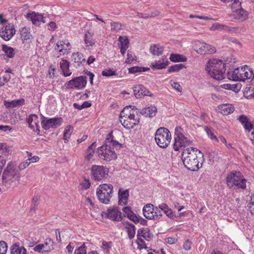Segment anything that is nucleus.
I'll list each match as a JSON object with an SVG mask.
<instances>
[{"label": "nucleus", "instance_id": "obj_42", "mask_svg": "<svg viewBox=\"0 0 254 254\" xmlns=\"http://www.w3.org/2000/svg\"><path fill=\"white\" fill-rule=\"evenodd\" d=\"M73 127L70 125L67 126L65 127L63 135V139L64 142H66L68 141L71 135V134L73 131Z\"/></svg>", "mask_w": 254, "mask_h": 254}, {"label": "nucleus", "instance_id": "obj_21", "mask_svg": "<svg viewBox=\"0 0 254 254\" xmlns=\"http://www.w3.org/2000/svg\"><path fill=\"white\" fill-rule=\"evenodd\" d=\"M228 78L234 81H243L244 78L241 75L240 69L237 68L232 71H229L228 73Z\"/></svg>", "mask_w": 254, "mask_h": 254}, {"label": "nucleus", "instance_id": "obj_33", "mask_svg": "<svg viewBox=\"0 0 254 254\" xmlns=\"http://www.w3.org/2000/svg\"><path fill=\"white\" fill-rule=\"evenodd\" d=\"M55 50H58L59 52L63 53V54H67L69 53V48L66 47L64 41H58L55 47Z\"/></svg>", "mask_w": 254, "mask_h": 254}, {"label": "nucleus", "instance_id": "obj_62", "mask_svg": "<svg viewBox=\"0 0 254 254\" xmlns=\"http://www.w3.org/2000/svg\"><path fill=\"white\" fill-rule=\"evenodd\" d=\"M238 120L239 121H240V122L244 126L246 123H247V121H248L249 120V119H248V118L244 115H242L241 116H239V118H238Z\"/></svg>", "mask_w": 254, "mask_h": 254}, {"label": "nucleus", "instance_id": "obj_23", "mask_svg": "<svg viewBox=\"0 0 254 254\" xmlns=\"http://www.w3.org/2000/svg\"><path fill=\"white\" fill-rule=\"evenodd\" d=\"M25 104V100L24 99L21 98L18 100H14L11 101L5 100L4 101V105L7 108H14L16 107H20Z\"/></svg>", "mask_w": 254, "mask_h": 254}, {"label": "nucleus", "instance_id": "obj_31", "mask_svg": "<svg viewBox=\"0 0 254 254\" xmlns=\"http://www.w3.org/2000/svg\"><path fill=\"white\" fill-rule=\"evenodd\" d=\"M125 223H126L125 228L127 230L128 237L130 239H132L134 238L135 234V226L133 224L129 222Z\"/></svg>", "mask_w": 254, "mask_h": 254}, {"label": "nucleus", "instance_id": "obj_36", "mask_svg": "<svg viewBox=\"0 0 254 254\" xmlns=\"http://www.w3.org/2000/svg\"><path fill=\"white\" fill-rule=\"evenodd\" d=\"M168 61L166 60L165 61L164 59L162 60V62L159 61L158 62L155 61L151 63V67L155 69H163L165 68L168 64Z\"/></svg>", "mask_w": 254, "mask_h": 254}, {"label": "nucleus", "instance_id": "obj_51", "mask_svg": "<svg viewBox=\"0 0 254 254\" xmlns=\"http://www.w3.org/2000/svg\"><path fill=\"white\" fill-rule=\"evenodd\" d=\"M102 74L104 76H111L113 75H116L117 74L115 71L112 70L111 69H106L103 70L102 72Z\"/></svg>", "mask_w": 254, "mask_h": 254}, {"label": "nucleus", "instance_id": "obj_8", "mask_svg": "<svg viewBox=\"0 0 254 254\" xmlns=\"http://www.w3.org/2000/svg\"><path fill=\"white\" fill-rule=\"evenodd\" d=\"M41 118L42 119L41 125L42 127L45 130H48L51 128H56L60 127L63 122L62 118H48L41 115Z\"/></svg>", "mask_w": 254, "mask_h": 254}, {"label": "nucleus", "instance_id": "obj_4", "mask_svg": "<svg viewBox=\"0 0 254 254\" xmlns=\"http://www.w3.org/2000/svg\"><path fill=\"white\" fill-rule=\"evenodd\" d=\"M226 181L227 186L230 188L235 190L246 189L247 180L240 172H235L228 174Z\"/></svg>", "mask_w": 254, "mask_h": 254}, {"label": "nucleus", "instance_id": "obj_19", "mask_svg": "<svg viewBox=\"0 0 254 254\" xmlns=\"http://www.w3.org/2000/svg\"><path fill=\"white\" fill-rule=\"evenodd\" d=\"M27 123L31 129L34 131L37 132L38 133H39L40 129L38 125V117L36 115L32 114L30 115L27 119Z\"/></svg>", "mask_w": 254, "mask_h": 254}, {"label": "nucleus", "instance_id": "obj_32", "mask_svg": "<svg viewBox=\"0 0 254 254\" xmlns=\"http://www.w3.org/2000/svg\"><path fill=\"white\" fill-rule=\"evenodd\" d=\"M2 50L5 53V56L8 58H12L15 56V50L11 47L3 44L2 45ZM2 56L4 57L3 55H1Z\"/></svg>", "mask_w": 254, "mask_h": 254}, {"label": "nucleus", "instance_id": "obj_9", "mask_svg": "<svg viewBox=\"0 0 254 254\" xmlns=\"http://www.w3.org/2000/svg\"><path fill=\"white\" fill-rule=\"evenodd\" d=\"M108 174V169L103 166L94 165L91 168V178L95 181H101Z\"/></svg>", "mask_w": 254, "mask_h": 254}, {"label": "nucleus", "instance_id": "obj_15", "mask_svg": "<svg viewBox=\"0 0 254 254\" xmlns=\"http://www.w3.org/2000/svg\"><path fill=\"white\" fill-rule=\"evenodd\" d=\"M154 210H157V207H154L153 204H147L143 208V213L144 216L150 220H153L154 218Z\"/></svg>", "mask_w": 254, "mask_h": 254}, {"label": "nucleus", "instance_id": "obj_60", "mask_svg": "<svg viewBox=\"0 0 254 254\" xmlns=\"http://www.w3.org/2000/svg\"><path fill=\"white\" fill-rule=\"evenodd\" d=\"M134 223H139L140 224L143 225H147V221L140 216H137L136 217V219L135 220Z\"/></svg>", "mask_w": 254, "mask_h": 254}, {"label": "nucleus", "instance_id": "obj_28", "mask_svg": "<svg viewBox=\"0 0 254 254\" xmlns=\"http://www.w3.org/2000/svg\"><path fill=\"white\" fill-rule=\"evenodd\" d=\"M104 144L108 146V147H111L113 148V150H114V148L117 149L121 147V144L119 142L113 139V136L111 133H109L108 134V137L106 138Z\"/></svg>", "mask_w": 254, "mask_h": 254}, {"label": "nucleus", "instance_id": "obj_39", "mask_svg": "<svg viewBox=\"0 0 254 254\" xmlns=\"http://www.w3.org/2000/svg\"><path fill=\"white\" fill-rule=\"evenodd\" d=\"M220 110L222 114L226 115L233 113L234 111V108L231 104H225L221 106Z\"/></svg>", "mask_w": 254, "mask_h": 254}, {"label": "nucleus", "instance_id": "obj_56", "mask_svg": "<svg viewBox=\"0 0 254 254\" xmlns=\"http://www.w3.org/2000/svg\"><path fill=\"white\" fill-rule=\"evenodd\" d=\"M243 126L246 130L250 132L252 129L254 128V121L252 123L249 120Z\"/></svg>", "mask_w": 254, "mask_h": 254}, {"label": "nucleus", "instance_id": "obj_64", "mask_svg": "<svg viewBox=\"0 0 254 254\" xmlns=\"http://www.w3.org/2000/svg\"><path fill=\"white\" fill-rule=\"evenodd\" d=\"M250 208L252 214L254 215V195L251 196V202L250 203Z\"/></svg>", "mask_w": 254, "mask_h": 254}, {"label": "nucleus", "instance_id": "obj_41", "mask_svg": "<svg viewBox=\"0 0 254 254\" xmlns=\"http://www.w3.org/2000/svg\"><path fill=\"white\" fill-rule=\"evenodd\" d=\"M134 107L133 108L132 106H126L124 108L120 113V119H123L127 116L129 117L130 114L132 113V109H134Z\"/></svg>", "mask_w": 254, "mask_h": 254}, {"label": "nucleus", "instance_id": "obj_37", "mask_svg": "<svg viewBox=\"0 0 254 254\" xmlns=\"http://www.w3.org/2000/svg\"><path fill=\"white\" fill-rule=\"evenodd\" d=\"M150 52L155 56L161 55L163 51V47L159 45H153L150 47Z\"/></svg>", "mask_w": 254, "mask_h": 254}, {"label": "nucleus", "instance_id": "obj_17", "mask_svg": "<svg viewBox=\"0 0 254 254\" xmlns=\"http://www.w3.org/2000/svg\"><path fill=\"white\" fill-rule=\"evenodd\" d=\"M174 141V149L176 151L179 150L182 147H185L186 145H189L191 142L184 135L179 137H175Z\"/></svg>", "mask_w": 254, "mask_h": 254}, {"label": "nucleus", "instance_id": "obj_46", "mask_svg": "<svg viewBox=\"0 0 254 254\" xmlns=\"http://www.w3.org/2000/svg\"><path fill=\"white\" fill-rule=\"evenodd\" d=\"M21 37L24 40H27L30 39L31 36L30 32L26 27H23L20 30Z\"/></svg>", "mask_w": 254, "mask_h": 254}, {"label": "nucleus", "instance_id": "obj_59", "mask_svg": "<svg viewBox=\"0 0 254 254\" xmlns=\"http://www.w3.org/2000/svg\"><path fill=\"white\" fill-rule=\"evenodd\" d=\"M183 129L179 127H177L175 128V137H179L181 136L184 135L183 132Z\"/></svg>", "mask_w": 254, "mask_h": 254}, {"label": "nucleus", "instance_id": "obj_30", "mask_svg": "<svg viewBox=\"0 0 254 254\" xmlns=\"http://www.w3.org/2000/svg\"><path fill=\"white\" fill-rule=\"evenodd\" d=\"M11 254H26V249L17 244H13L10 248Z\"/></svg>", "mask_w": 254, "mask_h": 254}, {"label": "nucleus", "instance_id": "obj_10", "mask_svg": "<svg viewBox=\"0 0 254 254\" xmlns=\"http://www.w3.org/2000/svg\"><path fill=\"white\" fill-rule=\"evenodd\" d=\"M87 83V78L86 76H80L72 79L66 82L65 86L68 89L76 88L78 89H82L85 87Z\"/></svg>", "mask_w": 254, "mask_h": 254}, {"label": "nucleus", "instance_id": "obj_14", "mask_svg": "<svg viewBox=\"0 0 254 254\" xmlns=\"http://www.w3.org/2000/svg\"><path fill=\"white\" fill-rule=\"evenodd\" d=\"M134 96L136 98H141L144 96H151V93L141 84L137 85L133 88Z\"/></svg>", "mask_w": 254, "mask_h": 254}, {"label": "nucleus", "instance_id": "obj_25", "mask_svg": "<svg viewBox=\"0 0 254 254\" xmlns=\"http://www.w3.org/2000/svg\"><path fill=\"white\" fill-rule=\"evenodd\" d=\"M120 121L122 125L126 128H132L134 126L139 123L138 119L133 120L127 118H123V119H121Z\"/></svg>", "mask_w": 254, "mask_h": 254}, {"label": "nucleus", "instance_id": "obj_47", "mask_svg": "<svg viewBox=\"0 0 254 254\" xmlns=\"http://www.w3.org/2000/svg\"><path fill=\"white\" fill-rule=\"evenodd\" d=\"M246 31L244 27H229V33H241Z\"/></svg>", "mask_w": 254, "mask_h": 254}, {"label": "nucleus", "instance_id": "obj_34", "mask_svg": "<svg viewBox=\"0 0 254 254\" xmlns=\"http://www.w3.org/2000/svg\"><path fill=\"white\" fill-rule=\"evenodd\" d=\"M123 212L126 214L127 217L131 221L134 222L137 216L131 210L130 207H125L123 209Z\"/></svg>", "mask_w": 254, "mask_h": 254}, {"label": "nucleus", "instance_id": "obj_43", "mask_svg": "<svg viewBox=\"0 0 254 254\" xmlns=\"http://www.w3.org/2000/svg\"><path fill=\"white\" fill-rule=\"evenodd\" d=\"M170 60L174 62H186L187 58L179 54H172L170 55Z\"/></svg>", "mask_w": 254, "mask_h": 254}, {"label": "nucleus", "instance_id": "obj_20", "mask_svg": "<svg viewBox=\"0 0 254 254\" xmlns=\"http://www.w3.org/2000/svg\"><path fill=\"white\" fill-rule=\"evenodd\" d=\"M72 60L73 61V64L76 67H79L83 63L85 62V59L83 55L80 53H73L71 56Z\"/></svg>", "mask_w": 254, "mask_h": 254}, {"label": "nucleus", "instance_id": "obj_50", "mask_svg": "<svg viewBox=\"0 0 254 254\" xmlns=\"http://www.w3.org/2000/svg\"><path fill=\"white\" fill-rule=\"evenodd\" d=\"M74 254H86V247L84 243L80 247L75 249Z\"/></svg>", "mask_w": 254, "mask_h": 254}, {"label": "nucleus", "instance_id": "obj_7", "mask_svg": "<svg viewBox=\"0 0 254 254\" xmlns=\"http://www.w3.org/2000/svg\"><path fill=\"white\" fill-rule=\"evenodd\" d=\"M98 153L99 157L101 159L107 161H110L117 158V155L113 150L111 147H108L105 144L100 146L98 149Z\"/></svg>", "mask_w": 254, "mask_h": 254}, {"label": "nucleus", "instance_id": "obj_55", "mask_svg": "<svg viewBox=\"0 0 254 254\" xmlns=\"http://www.w3.org/2000/svg\"><path fill=\"white\" fill-rule=\"evenodd\" d=\"M164 212L168 217L171 219L176 217L175 212L169 207Z\"/></svg>", "mask_w": 254, "mask_h": 254}, {"label": "nucleus", "instance_id": "obj_2", "mask_svg": "<svg viewBox=\"0 0 254 254\" xmlns=\"http://www.w3.org/2000/svg\"><path fill=\"white\" fill-rule=\"evenodd\" d=\"M20 174L16 164L9 162L1 176V184L6 188H14L20 184Z\"/></svg>", "mask_w": 254, "mask_h": 254}, {"label": "nucleus", "instance_id": "obj_52", "mask_svg": "<svg viewBox=\"0 0 254 254\" xmlns=\"http://www.w3.org/2000/svg\"><path fill=\"white\" fill-rule=\"evenodd\" d=\"M126 118L132 119L135 120V119H138V121H139V115L137 111V108L135 109H132V113L130 114V116L129 117L127 116Z\"/></svg>", "mask_w": 254, "mask_h": 254}, {"label": "nucleus", "instance_id": "obj_63", "mask_svg": "<svg viewBox=\"0 0 254 254\" xmlns=\"http://www.w3.org/2000/svg\"><path fill=\"white\" fill-rule=\"evenodd\" d=\"M171 85L174 89H176L178 92H181L182 91V87L178 82L174 81L171 84Z\"/></svg>", "mask_w": 254, "mask_h": 254}, {"label": "nucleus", "instance_id": "obj_24", "mask_svg": "<svg viewBox=\"0 0 254 254\" xmlns=\"http://www.w3.org/2000/svg\"><path fill=\"white\" fill-rule=\"evenodd\" d=\"M119 195V204L120 205H125L127 204V201L129 196V192L127 190H126L123 191L120 189L118 193Z\"/></svg>", "mask_w": 254, "mask_h": 254}, {"label": "nucleus", "instance_id": "obj_11", "mask_svg": "<svg viewBox=\"0 0 254 254\" xmlns=\"http://www.w3.org/2000/svg\"><path fill=\"white\" fill-rule=\"evenodd\" d=\"M53 245L54 242L53 240L48 238L45 240L44 244L36 245L33 248V250L40 253L49 252L54 249Z\"/></svg>", "mask_w": 254, "mask_h": 254}, {"label": "nucleus", "instance_id": "obj_49", "mask_svg": "<svg viewBox=\"0 0 254 254\" xmlns=\"http://www.w3.org/2000/svg\"><path fill=\"white\" fill-rule=\"evenodd\" d=\"M127 57L126 63L127 64H131L133 61H136L135 56L131 51L128 50L127 51Z\"/></svg>", "mask_w": 254, "mask_h": 254}, {"label": "nucleus", "instance_id": "obj_26", "mask_svg": "<svg viewBox=\"0 0 254 254\" xmlns=\"http://www.w3.org/2000/svg\"><path fill=\"white\" fill-rule=\"evenodd\" d=\"M60 65L64 76H68L71 74V72L69 69V63L67 60L62 59L60 63Z\"/></svg>", "mask_w": 254, "mask_h": 254}, {"label": "nucleus", "instance_id": "obj_45", "mask_svg": "<svg viewBox=\"0 0 254 254\" xmlns=\"http://www.w3.org/2000/svg\"><path fill=\"white\" fill-rule=\"evenodd\" d=\"M244 96L247 98H252L254 96V87H246L244 92Z\"/></svg>", "mask_w": 254, "mask_h": 254}, {"label": "nucleus", "instance_id": "obj_18", "mask_svg": "<svg viewBox=\"0 0 254 254\" xmlns=\"http://www.w3.org/2000/svg\"><path fill=\"white\" fill-rule=\"evenodd\" d=\"M27 17L30 19L32 23L36 26H39L42 23H44L46 22V17L43 15L34 12L28 14Z\"/></svg>", "mask_w": 254, "mask_h": 254}, {"label": "nucleus", "instance_id": "obj_57", "mask_svg": "<svg viewBox=\"0 0 254 254\" xmlns=\"http://www.w3.org/2000/svg\"><path fill=\"white\" fill-rule=\"evenodd\" d=\"M244 74L245 75L243 77L244 78V81L247 79H253L254 78V74L253 73L252 70H249V71H245L244 72Z\"/></svg>", "mask_w": 254, "mask_h": 254}, {"label": "nucleus", "instance_id": "obj_61", "mask_svg": "<svg viewBox=\"0 0 254 254\" xmlns=\"http://www.w3.org/2000/svg\"><path fill=\"white\" fill-rule=\"evenodd\" d=\"M141 67L139 66H133L129 68L128 69V71L129 73H135L136 72H141Z\"/></svg>", "mask_w": 254, "mask_h": 254}, {"label": "nucleus", "instance_id": "obj_53", "mask_svg": "<svg viewBox=\"0 0 254 254\" xmlns=\"http://www.w3.org/2000/svg\"><path fill=\"white\" fill-rule=\"evenodd\" d=\"M7 250V244L4 241H0V254H5Z\"/></svg>", "mask_w": 254, "mask_h": 254}, {"label": "nucleus", "instance_id": "obj_5", "mask_svg": "<svg viewBox=\"0 0 254 254\" xmlns=\"http://www.w3.org/2000/svg\"><path fill=\"white\" fill-rule=\"evenodd\" d=\"M155 140L159 147L165 148L170 143L171 140V132L167 128L159 127L156 131Z\"/></svg>", "mask_w": 254, "mask_h": 254}, {"label": "nucleus", "instance_id": "obj_38", "mask_svg": "<svg viewBox=\"0 0 254 254\" xmlns=\"http://www.w3.org/2000/svg\"><path fill=\"white\" fill-rule=\"evenodd\" d=\"M229 26L224 25L220 24L219 23H215L213 24L210 27V30L212 31L218 30V31H223L224 32L229 33Z\"/></svg>", "mask_w": 254, "mask_h": 254}, {"label": "nucleus", "instance_id": "obj_16", "mask_svg": "<svg viewBox=\"0 0 254 254\" xmlns=\"http://www.w3.org/2000/svg\"><path fill=\"white\" fill-rule=\"evenodd\" d=\"M196 51L201 55L211 54L216 52V49L214 47L206 43H200L199 48Z\"/></svg>", "mask_w": 254, "mask_h": 254}, {"label": "nucleus", "instance_id": "obj_35", "mask_svg": "<svg viewBox=\"0 0 254 254\" xmlns=\"http://www.w3.org/2000/svg\"><path fill=\"white\" fill-rule=\"evenodd\" d=\"M84 43L87 47L93 46L95 41L93 39V34L89 32H86L84 35Z\"/></svg>", "mask_w": 254, "mask_h": 254}, {"label": "nucleus", "instance_id": "obj_40", "mask_svg": "<svg viewBox=\"0 0 254 254\" xmlns=\"http://www.w3.org/2000/svg\"><path fill=\"white\" fill-rule=\"evenodd\" d=\"M9 153V147L6 143H0V156L7 157Z\"/></svg>", "mask_w": 254, "mask_h": 254}, {"label": "nucleus", "instance_id": "obj_44", "mask_svg": "<svg viewBox=\"0 0 254 254\" xmlns=\"http://www.w3.org/2000/svg\"><path fill=\"white\" fill-rule=\"evenodd\" d=\"M119 48H123L127 49L128 48L129 41L127 37L120 36L119 38Z\"/></svg>", "mask_w": 254, "mask_h": 254}, {"label": "nucleus", "instance_id": "obj_1", "mask_svg": "<svg viewBox=\"0 0 254 254\" xmlns=\"http://www.w3.org/2000/svg\"><path fill=\"white\" fill-rule=\"evenodd\" d=\"M182 161L185 167L192 171H197L202 167L201 151L193 147L187 148L182 153Z\"/></svg>", "mask_w": 254, "mask_h": 254}, {"label": "nucleus", "instance_id": "obj_29", "mask_svg": "<svg viewBox=\"0 0 254 254\" xmlns=\"http://www.w3.org/2000/svg\"><path fill=\"white\" fill-rule=\"evenodd\" d=\"M235 12V18L240 21H244L248 17V12L241 7L239 9H236Z\"/></svg>", "mask_w": 254, "mask_h": 254}, {"label": "nucleus", "instance_id": "obj_48", "mask_svg": "<svg viewBox=\"0 0 254 254\" xmlns=\"http://www.w3.org/2000/svg\"><path fill=\"white\" fill-rule=\"evenodd\" d=\"M184 66H185L182 64H176L170 66L168 69V71L169 72H178L181 69L183 68Z\"/></svg>", "mask_w": 254, "mask_h": 254}, {"label": "nucleus", "instance_id": "obj_3", "mask_svg": "<svg viewBox=\"0 0 254 254\" xmlns=\"http://www.w3.org/2000/svg\"><path fill=\"white\" fill-rule=\"evenodd\" d=\"M205 70L214 79L220 80L224 78L225 65L221 60H209L206 65Z\"/></svg>", "mask_w": 254, "mask_h": 254}, {"label": "nucleus", "instance_id": "obj_13", "mask_svg": "<svg viewBox=\"0 0 254 254\" xmlns=\"http://www.w3.org/2000/svg\"><path fill=\"white\" fill-rule=\"evenodd\" d=\"M15 33L13 26L9 24L0 30V36L5 41L9 40Z\"/></svg>", "mask_w": 254, "mask_h": 254}, {"label": "nucleus", "instance_id": "obj_58", "mask_svg": "<svg viewBox=\"0 0 254 254\" xmlns=\"http://www.w3.org/2000/svg\"><path fill=\"white\" fill-rule=\"evenodd\" d=\"M31 163V162L29 161L28 159H27L25 162L21 163L19 166H17L19 169V172H20V170H23L28 167Z\"/></svg>", "mask_w": 254, "mask_h": 254}, {"label": "nucleus", "instance_id": "obj_54", "mask_svg": "<svg viewBox=\"0 0 254 254\" xmlns=\"http://www.w3.org/2000/svg\"><path fill=\"white\" fill-rule=\"evenodd\" d=\"M111 30L115 32H118L121 29L122 24L119 22H111Z\"/></svg>", "mask_w": 254, "mask_h": 254}, {"label": "nucleus", "instance_id": "obj_27", "mask_svg": "<svg viewBox=\"0 0 254 254\" xmlns=\"http://www.w3.org/2000/svg\"><path fill=\"white\" fill-rule=\"evenodd\" d=\"M137 236L142 237L145 240L149 241L153 237V235L150 233L149 229L146 228L138 229Z\"/></svg>", "mask_w": 254, "mask_h": 254}, {"label": "nucleus", "instance_id": "obj_12", "mask_svg": "<svg viewBox=\"0 0 254 254\" xmlns=\"http://www.w3.org/2000/svg\"><path fill=\"white\" fill-rule=\"evenodd\" d=\"M106 217L116 221L122 220L121 212L117 207L109 208L104 212Z\"/></svg>", "mask_w": 254, "mask_h": 254}, {"label": "nucleus", "instance_id": "obj_6", "mask_svg": "<svg viewBox=\"0 0 254 254\" xmlns=\"http://www.w3.org/2000/svg\"><path fill=\"white\" fill-rule=\"evenodd\" d=\"M113 186L111 184H101L97 189L96 194L99 200L104 204H108L112 196Z\"/></svg>", "mask_w": 254, "mask_h": 254}, {"label": "nucleus", "instance_id": "obj_22", "mask_svg": "<svg viewBox=\"0 0 254 254\" xmlns=\"http://www.w3.org/2000/svg\"><path fill=\"white\" fill-rule=\"evenodd\" d=\"M157 113V108L153 106H150L148 107H145L142 109L140 114L144 115L146 117L152 118L154 117Z\"/></svg>", "mask_w": 254, "mask_h": 254}]
</instances>
